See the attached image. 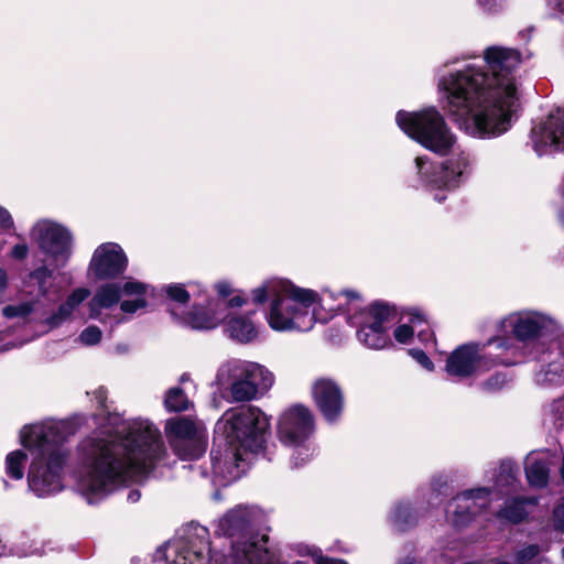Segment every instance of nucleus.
<instances>
[{"label": "nucleus", "instance_id": "nucleus-11", "mask_svg": "<svg viewBox=\"0 0 564 564\" xmlns=\"http://www.w3.org/2000/svg\"><path fill=\"white\" fill-rule=\"evenodd\" d=\"M30 237L39 249L52 260L55 268H63L67 264L72 256L73 237L66 227L48 219H42L32 226Z\"/></svg>", "mask_w": 564, "mask_h": 564}, {"label": "nucleus", "instance_id": "nucleus-37", "mask_svg": "<svg viewBox=\"0 0 564 564\" xmlns=\"http://www.w3.org/2000/svg\"><path fill=\"white\" fill-rule=\"evenodd\" d=\"M188 286L191 290H186L182 284H171L166 288V294L172 301L185 304L192 295H195L196 285L189 284Z\"/></svg>", "mask_w": 564, "mask_h": 564}, {"label": "nucleus", "instance_id": "nucleus-9", "mask_svg": "<svg viewBox=\"0 0 564 564\" xmlns=\"http://www.w3.org/2000/svg\"><path fill=\"white\" fill-rule=\"evenodd\" d=\"M167 564H227L223 554L210 552L208 532L204 527L191 525L169 541L158 556Z\"/></svg>", "mask_w": 564, "mask_h": 564}, {"label": "nucleus", "instance_id": "nucleus-41", "mask_svg": "<svg viewBox=\"0 0 564 564\" xmlns=\"http://www.w3.org/2000/svg\"><path fill=\"white\" fill-rule=\"evenodd\" d=\"M539 552L538 545H528L517 553L514 564H533Z\"/></svg>", "mask_w": 564, "mask_h": 564}, {"label": "nucleus", "instance_id": "nucleus-7", "mask_svg": "<svg viewBox=\"0 0 564 564\" xmlns=\"http://www.w3.org/2000/svg\"><path fill=\"white\" fill-rule=\"evenodd\" d=\"M395 120L404 133L436 154L446 155L456 150L457 138L435 107L399 111Z\"/></svg>", "mask_w": 564, "mask_h": 564}, {"label": "nucleus", "instance_id": "nucleus-12", "mask_svg": "<svg viewBox=\"0 0 564 564\" xmlns=\"http://www.w3.org/2000/svg\"><path fill=\"white\" fill-rule=\"evenodd\" d=\"M164 432L173 452L182 459H195L205 451L204 429L188 417L166 420Z\"/></svg>", "mask_w": 564, "mask_h": 564}, {"label": "nucleus", "instance_id": "nucleus-51", "mask_svg": "<svg viewBox=\"0 0 564 564\" xmlns=\"http://www.w3.org/2000/svg\"><path fill=\"white\" fill-rule=\"evenodd\" d=\"M494 0H478V3L484 7V8H488L491 6Z\"/></svg>", "mask_w": 564, "mask_h": 564}, {"label": "nucleus", "instance_id": "nucleus-28", "mask_svg": "<svg viewBox=\"0 0 564 564\" xmlns=\"http://www.w3.org/2000/svg\"><path fill=\"white\" fill-rule=\"evenodd\" d=\"M360 328L357 333L358 339L371 349H383L391 344L390 336L386 328H379L366 323H355Z\"/></svg>", "mask_w": 564, "mask_h": 564}, {"label": "nucleus", "instance_id": "nucleus-1", "mask_svg": "<svg viewBox=\"0 0 564 564\" xmlns=\"http://www.w3.org/2000/svg\"><path fill=\"white\" fill-rule=\"evenodd\" d=\"M484 65L467 64L438 78L437 89L444 109L467 134L488 139L511 127L520 98L517 69L520 53L505 46L482 52Z\"/></svg>", "mask_w": 564, "mask_h": 564}, {"label": "nucleus", "instance_id": "nucleus-32", "mask_svg": "<svg viewBox=\"0 0 564 564\" xmlns=\"http://www.w3.org/2000/svg\"><path fill=\"white\" fill-rule=\"evenodd\" d=\"M516 467L510 460L501 462L498 468L491 471V479L497 492H502L505 488H512L516 481Z\"/></svg>", "mask_w": 564, "mask_h": 564}, {"label": "nucleus", "instance_id": "nucleus-22", "mask_svg": "<svg viewBox=\"0 0 564 564\" xmlns=\"http://www.w3.org/2000/svg\"><path fill=\"white\" fill-rule=\"evenodd\" d=\"M90 296V291L87 288L74 289L66 300L44 319V324L50 329L61 326L66 321H69L73 314L80 307V305Z\"/></svg>", "mask_w": 564, "mask_h": 564}, {"label": "nucleus", "instance_id": "nucleus-50", "mask_svg": "<svg viewBox=\"0 0 564 564\" xmlns=\"http://www.w3.org/2000/svg\"><path fill=\"white\" fill-rule=\"evenodd\" d=\"M140 499V492L137 490H133L129 494L128 500L131 502H137Z\"/></svg>", "mask_w": 564, "mask_h": 564}, {"label": "nucleus", "instance_id": "nucleus-44", "mask_svg": "<svg viewBox=\"0 0 564 564\" xmlns=\"http://www.w3.org/2000/svg\"><path fill=\"white\" fill-rule=\"evenodd\" d=\"M29 253V247L25 242L17 243L10 252L11 258L15 260H23Z\"/></svg>", "mask_w": 564, "mask_h": 564}, {"label": "nucleus", "instance_id": "nucleus-48", "mask_svg": "<svg viewBox=\"0 0 564 564\" xmlns=\"http://www.w3.org/2000/svg\"><path fill=\"white\" fill-rule=\"evenodd\" d=\"M397 564H421V563L413 555L406 554V555L400 557L398 560Z\"/></svg>", "mask_w": 564, "mask_h": 564}, {"label": "nucleus", "instance_id": "nucleus-3", "mask_svg": "<svg viewBox=\"0 0 564 564\" xmlns=\"http://www.w3.org/2000/svg\"><path fill=\"white\" fill-rule=\"evenodd\" d=\"M252 301L263 304L270 301L265 312L268 325L275 332H308L317 322L326 323L337 313L359 315L364 305L360 293L354 290L318 293L301 288L289 280L269 279L251 291Z\"/></svg>", "mask_w": 564, "mask_h": 564}, {"label": "nucleus", "instance_id": "nucleus-34", "mask_svg": "<svg viewBox=\"0 0 564 564\" xmlns=\"http://www.w3.org/2000/svg\"><path fill=\"white\" fill-rule=\"evenodd\" d=\"M164 405L169 412H181L189 408V401L182 389L172 388L166 392Z\"/></svg>", "mask_w": 564, "mask_h": 564}, {"label": "nucleus", "instance_id": "nucleus-33", "mask_svg": "<svg viewBox=\"0 0 564 564\" xmlns=\"http://www.w3.org/2000/svg\"><path fill=\"white\" fill-rule=\"evenodd\" d=\"M26 454L22 449L10 452L6 457V473L9 477L20 480L24 476Z\"/></svg>", "mask_w": 564, "mask_h": 564}, {"label": "nucleus", "instance_id": "nucleus-16", "mask_svg": "<svg viewBox=\"0 0 564 564\" xmlns=\"http://www.w3.org/2000/svg\"><path fill=\"white\" fill-rule=\"evenodd\" d=\"M490 494L488 488H477L458 495L446 508L448 520L457 528L468 524L477 513L489 505Z\"/></svg>", "mask_w": 564, "mask_h": 564}, {"label": "nucleus", "instance_id": "nucleus-19", "mask_svg": "<svg viewBox=\"0 0 564 564\" xmlns=\"http://www.w3.org/2000/svg\"><path fill=\"white\" fill-rule=\"evenodd\" d=\"M267 538L251 536L232 544V564H283L281 554L270 553L265 547Z\"/></svg>", "mask_w": 564, "mask_h": 564}, {"label": "nucleus", "instance_id": "nucleus-55", "mask_svg": "<svg viewBox=\"0 0 564 564\" xmlns=\"http://www.w3.org/2000/svg\"><path fill=\"white\" fill-rule=\"evenodd\" d=\"M122 322H124V318H123V317H121V318H116V319H115V325H117V324H119V323H122Z\"/></svg>", "mask_w": 564, "mask_h": 564}, {"label": "nucleus", "instance_id": "nucleus-29", "mask_svg": "<svg viewBox=\"0 0 564 564\" xmlns=\"http://www.w3.org/2000/svg\"><path fill=\"white\" fill-rule=\"evenodd\" d=\"M535 505L536 499L534 498L511 499L506 502L503 509L500 510L499 516L512 523H518L525 519Z\"/></svg>", "mask_w": 564, "mask_h": 564}, {"label": "nucleus", "instance_id": "nucleus-35", "mask_svg": "<svg viewBox=\"0 0 564 564\" xmlns=\"http://www.w3.org/2000/svg\"><path fill=\"white\" fill-rule=\"evenodd\" d=\"M300 556H310L315 564H348L345 560L324 556L322 551L315 546L300 545L297 547Z\"/></svg>", "mask_w": 564, "mask_h": 564}, {"label": "nucleus", "instance_id": "nucleus-17", "mask_svg": "<svg viewBox=\"0 0 564 564\" xmlns=\"http://www.w3.org/2000/svg\"><path fill=\"white\" fill-rule=\"evenodd\" d=\"M127 265L128 258L122 248L118 243L106 242L94 251L88 271L98 280H107L121 275Z\"/></svg>", "mask_w": 564, "mask_h": 564}, {"label": "nucleus", "instance_id": "nucleus-38", "mask_svg": "<svg viewBox=\"0 0 564 564\" xmlns=\"http://www.w3.org/2000/svg\"><path fill=\"white\" fill-rule=\"evenodd\" d=\"M33 306L32 302L7 305L2 310V314L7 318L25 317L33 311Z\"/></svg>", "mask_w": 564, "mask_h": 564}, {"label": "nucleus", "instance_id": "nucleus-4", "mask_svg": "<svg viewBox=\"0 0 564 564\" xmlns=\"http://www.w3.org/2000/svg\"><path fill=\"white\" fill-rule=\"evenodd\" d=\"M269 429L270 420L258 406L226 411L216 424L212 451L214 481L226 486L238 479L243 473L245 456L262 449Z\"/></svg>", "mask_w": 564, "mask_h": 564}, {"label": "nucleus", "instance_id": "nucleus-5", "mask_svg": "<svg viewBox=\"0 0 564 564\" xmlns=\"http://www.w3.org/2000/svg\"><path fill=\"white\" fill-rule=\"evenodd\" d=\"M75 433V424L67 420H46L21 430V444L31 456L28 486L36 497L45 498L63 490L69 457L64 443Z\"/></svg>", "mask_w": 564, "mask_h": 564}, {"label": "nucleus", "instance_id": "nucleus-15", "mask_svg": "<svg viewBox=\"0 0 564 564\" xmlns=\"http://www.w3.org/2000/svg\"><path fill=\"white\" fill-rule=\"evenodd\" d=\"M312 399L328 423L337 422L345 408L344 392L340 386L330 378H317L312 383Z\"/></svg>", "mask_w": 564, "mask_h": 564}, {"label": "nucleus", "instance_id": "nucleus-49", "mask_svg": "<svg viewBox=\"0 0 564 564\" xmlns=\"http://www.w3.org/2000/svg\"><path fill=\"white\" fill-rule=\"evenodd\" d=\"M7 285V273L0 269V291Z\"/></svg>", "mask_w": 564, "mask_h": 564}, {"label": "nucleus", "instance_id": "nucleus-45", "mask_svg": "<svg viewBox=\"0 0 564 564\" xmlns=\"http://www.w3.org/2000/svg\"><path fill=\"white\" fill-rule=\"evenodd\" d=\"M217 293L219 294V299L215 301H226V297L231 293V285L228 282L221 281L215 285Z\"/></svg>", "mask_w": 564, "mask_h": 564}, {"label": "nucleus", "instance_id": "nucleus-27", "mask_svg": "<svg viewBox=\"0 0 564 564\" xmlns=\"http://www.w3.org/2000/svg\"><path fill=\"white\" fill-rule=\"evenodd\" d=\"M525 476L531 486L545 487L550 477L547 462L535 453L529 454L525 458Z\"/></svg>", "mask_w": 564, "mask_h": 564}, {"label": "nucleus", "instance_id": "nucleus-24", "mask_svg": "<svg viewBox=\"0 0 564 564\" xmlns=\"http://www.w3.org/2000/svg\"><path fill=\"white\" fill-rule=\"evenodd\" d=\"M408 322L400 324L393 332L394 339L400 344H409L413 338L414 332H417V337L425 341L432 336L429 329L424 314L419 310H411L408 314Z\"/></svg>", "mask_w": 564, "mask_h": 564}, {"label": "nucleus", "instance_id": "nucleus-52", "mask_svg": "<svg viewBox=\"0 0 564 564\" xmlns=\"http://www.w3.org/2000/svg\"><path fill=\"white\" fill-rule=\"evenodd\" d=\"M187 380H189V375L188 373H183L180 378V381L183 383V382H186Z\"/></svg>", "mask_w": 564, "mask_h": 564}, {"label": "nucleus", "instance_id": "nucleus-18", "mask_svg": "<svg viewBox=\"0 0 564 564\" xmlns=\"http://www.w3.org/2000/svg\"><path fill=\"white\" fill-rule=\"evenodd\" d=\"M533 148L539 155L564 149V109L551 113L532 129Z\"/></svg>", "mask_w": 564, "mask_h": 564}, {"label": "nucleus", "instance_id": "nucleus-10", "mask_svg": "<svg viewBox=\"0 0 564 564\" xmlns=\"http://www.w3.org/2000/svg\"><path fill=\"white\" fill-rule=\"evenodd\" d=\"M417 174L423 186L433 189H454L460 185L470 174L471 160L467 152L458 150L445 160L438 170L422 156L415 159Z\"/></svg>", "mask_w": 564, "mask_h": 564}, {"label": "nucleus", "instance_id": "nucleus-26", "mask_svg": "<svg viewBox=\"0 0 564 564\" xmlns=\"http://www.w3.org/2000/svg\"><path fill=\"white\" fill-rule=\"evenodd\" d=\"M395 316L392 306L384 303H373L368 307H361L359 315L352 316L355 323H366L371 326L389 329Z\"/></svg>", "mask_w": 564, "mask_h": 564}, {"label": "nucleus", "instance_id": "nucleus-56", "mask_svg": "<svg viewBox=\"0 0 564 564\" xmlns=\"http://www.w3.org/2000/svg\"><path fill=\"white\" fill-rule=\"evenodd\" d=\"M292 564H307L305 561H294Z\"/></svg>", "mask_w": 564, "mask_h": 564}, {"label": "nucleus", "instance_id": "nucleus-21", "mask_svg": "<svg viewBox=\"0 0 564 564\" xmlns=\"http://www.w3.org/2000/svg\"><path fill=\"white\" fill-rule=\"evenodd\" d=\"M150 286L134 279H128L121 283L120 311L133 315L148 306Z\"/></svg>", "mask_w": 564, "mask_h": 564}, {"label": "nucleus", "instance_id": "nucleus-57", "mask_svg": "<svg viewBox=\"0 0 564 564\" xmlns=\"http://www.w3.org/2000/svg\"><path fill=\"white\" fill-rule=\"evenodd\" d=\"M562 556L564 557V547L562 549Z\"/></svg>", "mask_w": 564, "mask_h": 564}, {"label": "nucleus", "instance_id": "nucleus-13", "mask_svg": "<svg viewBox=\"0 0 564 564\" xmlns=\"http://www.w3.org/2000/svg\"><path fill=\"white\" fill-rule=\"evenodd\" d=\"M485 346L478 344H465L457 347L448 357L445 370L448 376L467 378L489 370L497 364L485 351Z\"/></svg>", "mask_w": 564, "mask_h": 564}, {"label": "nucleus", "instance_id": "nucleus-46", "mask_svg": "<svg viewBox=\"0 0 564 564\" xmlns=\"http://www.w3.org/2000/svg\"><path fill=\"white\" fill-rule=\"evenodd\" d=\"M0 227L11 228L13 227V219L10 213L2 206H0Z\"/></svg>", "mask_w": 564, "mask_h": 564}, {"label": "nucleus", "instance_id": "nucleus-43", "mask_svg": "<svg viewBox=\"0 0 564 564\" xmlns=\"http://www.w3.org/2000/svg\"><path fill=\"white\" fill-rule=\"evenodd\" d=\"M410 355L426 370L432 371L434 369L432 360L423 350L412 349L410 350Z\"/></svg>", "mask_w": 564, "mask_h": 564}, {"label": "nucleus", "instance_id": "nucleus-53", "mask_svg": "<svg viewBox=\"0 0 564 564\" xmlns=\"http://www.w3.org/2000/svg\"><path fill=\"white\" fill-rule=\"evenodd\" d=\"M434 198H435V200L441 203L445 199V195L435 194Z\"/></svg>", "mask_w": 564, "mask_h": 564}, {"label": "nucleus", "instance_id": "nucleus-14", "mask_svg": "<svg viewBox=\"0 0 564 564\" xmlns=\"http://www.w3.org/2000/svg\"><path fill=\"white\" fill-rule=\"evenodd\" d=\"M505 329H510L520 341L534 340L555 329L554 319L535 311H521L509 314L501 322Z\"/></svg>", "mask_w": 564, "mask_h": 564}, {"label": "nucleus", "instance_id": "nucleus-42", "mask_svg": "<svg viewBox=\"0 0 564 564\" xmlns=\"http://www.w3.org/2000/svg\"><path fill=\"white\" fill-rule=\"evenodd\" d=\"M552 522L555 530L564 533V497L553 511Z\"/></svg>", "mask_w": 564, "mask_h": 564}, {"label": "nucleus", "instance_id": "nucleus-30", "mask_svg": "<svg viewBox=\"0 0 564 564\" xmlns=\"http://www.w3.org/2000/svg\"><path fill=\"white\" fill-rule=\"evenodd\" d=\"M226 332L228 335L240 341H251L257 336V330L251 321L242 316H232L227 323Z\"/></svg>", "mask_w": 564, "mask_h": 564}, {"label": "nucleus", "instance_id": "nucleus-8", "mask_svg": "<svg viewBox=\"0 0 564 564\" xmlns=\"http://www.w3.org/2000/svg\"><path fill=\"white\" fill-rule=\"evenodd\" d=\"M314 427V415L307 406L293 405L281 415L278 435L281 443L291 448L293 467L304 465L313 456L315 448L308 440Z\"/></svg>", "mask_w": 564, "mask_h": 564}, {"label": "nucleus", "instance_id": "nucleus-6", "mask_svg": "<svg viewBox=\"0 0 564 564\" xmlns=\"http://www.w3.org/2000/svg\"><path fill=\"white\" fill-rule=\"evenodd\" d=\"M274 384V375L264 365L231 358L217 368L214 386L235 402H248L264 395Z\"/></svg>", "mask_w": 564, "mask_h": 564}, {"label": "nucleus", "instance_id": "nucleus-47", "mask_svg": "<svg viewBox=\"0 0 564 564\" xmlns=\"http://www.w3.org/2000/svg\"><path fill=\"white\" fill-rule=\"evenodd\" d=\"M225 303H226V306H225V311H226L228 306H230V307L242 306L245 303V300L240 295H236V296H232L229 301L226 300Z\"/></svg>", "mask_w": 564, "mask_h": 564}, {"label": "nucleus", "instance_id": "nucleus-2", "mask_svg": "<svg viewBox=\"0 0 564 564\" xmlns=\"http://www.w3.org/2000/svg\"><path fill=\"white\" fill-rule=\"evenodd\" d=\"M165 452L159 429L149 420L124 421L113 434L80 443L77 489L89 503L101 500L127 479L147 473Z\"/></svg>", "mask_w": 564, "mask_h": 564}, {"label": "nucleus", "instance_id": "nucleus-36", "mask_svg": "<svg viewBox=\"0 0 564 564\" xmlns=\"http://www.w3.org/2000/svg\"><path fill=\"white\" fill-rule=\"evenodd\" d=\"M390 519L397 529L403 530L406 524L411 523L412 520L410 506L408 503L395 505Z\"/></svg>", "mask_w": 564, "mask_h": 564}, {"label": "nucleus", "instance_id": "nucleus-23", "mask_svg": "<svg viewBox=\"0 0 564 564\" xmlns=\"http://www.w3.org/2000/svg\"><path fill=\"white\" fill-rule=\"evenodd\" d=\"M256 516L254 510L238 506L219 519L218 531L230 536L242 533L252 524Z\"/></svg>", "mask_w": 564, "mask_h": 564}, {"label": "nucleus", "instance_id": "nucleus-25", "mask_svg": "<svg viewBox=\"0 0 564 564\" xmlns=\"http://www.w3.org/2000/svg\"><path fill=\"white\" fill-rule=\"evenodd\" d=\"M121 302V283H106L97 289L88 302L89 316L98 319L102 310L110 308Z\"/></svg>", "mask_w": 564, "mask_h": 564}, {"label": "nucleus", "instance_id": "nucleus-39", "mask_svg": "<svg viewBox=\"0 0 564 564\" xmlns=\"http://www.w3.org/2000/svg\"><path fill=\"white\" fill-rule=\"evenodd\" d=\"M52 275H53V271L45 265H42V267L35 269L31 273V276L39 284L40 293L44 296L47 295V293H48V288L46 286V282H47V280H50L52 278Z\"/></svg>", "mask_w": 564, "mask_h": 564}, {"label": "nucleus", "instance_id": "nucleus-40", "mask_svg": "<svg viewBox=\"0 0 564 564\" xmlns=\"http://www.w3.org/2000/svg\"><path fill=\"white\" fill-rule=\"evenodd\" d=\"M102 332L97 326L86 327L79 335V341L86 346H93L101 340Z\"/></svg>", "mask_w": 564, "mask_h": 564}, {"label": "nucleus", "instance_id": "nucleus-20", "mask_svg": "<svg viewBox=\"0 0 564 564\" xmlns=\"http://www.w3.org/2000/svg\"><path fill=\"white\" fill-rule=\"evenodd\" d=\"M225 301H209L206 306L195 304L193 308L187 312L182 321L194 329H210L218 326V324L228 317L225 314Z\"/></svg>", "mask_w": 564, "mask_h": 564}, {"label": "nucleus", "instance_id": "nucleus-54", "mask_svg": "<svg viewBox=\"0 0 564 564\" xmlns=\"http://www.w3.org/2000/svg\"><path fill=\"white\" fill-rule=\"evenodd\" d=\"M560 219H561V223L564 225V208L560 213Z\"/></svg>", "mask_w": 564, "mask_h": 564}, {"label": "nucleus", "instance_id": "nucleus-31", "mask_svg": "<svg viewBox=\"0 0 564 564\" xmlns=\"http://www.w3.org/2000/svg\"><path fill=\"white\" fill-rule=\"evenodd\" d=\"M34 544V541L29 535H21L19 540L13 542L11 547H8L0 540V556L13 555L24 557L41 554V549L36 547Z\"/></svg>", "mask_w": 564, "mask_h": 564}]
</instances>
